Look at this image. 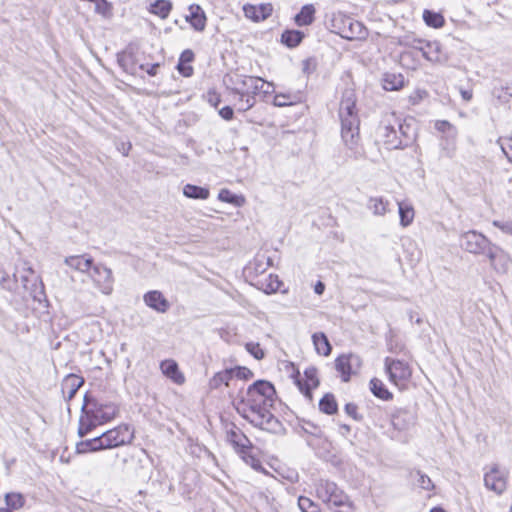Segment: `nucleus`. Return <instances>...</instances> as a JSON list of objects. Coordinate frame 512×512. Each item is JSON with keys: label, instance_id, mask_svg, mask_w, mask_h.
Returning <instances> with one entry per match:
<instances>
[{"label": "nucleus", "instance_id": "nucleus-1", "mask_svg": "<svg viewBox=\"0 0 512 512\" xmlns=\"http://www.w3.org/2000/svg\"><path fill=\"white\" fill-rule=\"evenodd\" d=\"M275 397L276 390L269 381L257 380L245 392H239L232 404L237 413L253 426L277 432L281 423L270 411Z\"/></svg>", "mask_w": 512, "mask_h": 512}, {"label": "nucleus", "instance_id": "nucleus-2", "mask_svg": "<svg viewBox=\"0 0 512 512\" xmlns=\"http://www.w3.org/2000/svg\"><path fill=\"white\" fill-rule=\"evenodd\" d=\"M376 137L387 149H404L416 139L414 119H401L395 112L385 113L377 127Z\"/></svg>", "mask_w": 512, "mask_h": 512}, {"label": "nucleus", "instance_id": "nucleus-3", "mask_svg": "<svg viewBox=\"0 0 512 512\" xmlns=\"http://www.w3.org/2000/svg\"><path fill=\"white\" fill-rule=\"evenodd\" d=\"M233 86L228 88L230 93L237 96V110L246 112L256 104V96L260 93L267 95L272 92L273 84L264 81L255 76H237L233 81Z\"/></svg>", "mask_w": 512, "mask_h": 512}, {"label": "nucleus", "instance_id": "nucleus-4", "mask_svg": "<svg viewBox=\"0 0 512 512\" xmlns=\"http://www.w3.org/2000/svg\"><path fill=\"white\" fill-rule=\"evenodd\" d=\"M357 97L353 89H345L339 105L341 137L349 149H354L359 139L360 119L356 108Z\"/></svg>", "mask_w": 512, "mask_h": 512}, {"label": "nucleus", "instance_id": "nucleus-5", "mask_svg": "<svg viewBox=\"0 0 512 512\" xmlns=\"http://www.w3.org/2000/svg\"><path fill=\"white\" fill-rule=\"evenodd\" d=\"M434 128L441 133L439 139L441 155L452 158L457 150L458 129L447 120H436Z\"/></svg>", "mask_w": 512, "mask_h": 512}, {"label": "nucleus", "instance_id": "nucleus-6", "mask_svg": "<svg viewBox=\"0 0 512 512\" xmlns=\"http://www.w3.org/2000/svg\"><path fill=\"white\" fill-rule=\"evenodd\" d=\"M460 247L474 255H485L492 242L482 233L476 230H469L460 235Z\"/></svg>", "mask_w": 512, "mask_h": 512}, {"label": "nucleus", "instance_id": "nucleus-7", "mask_svg": "<svg viewBox=\"0 0 512 512\" xmlns=\"http://www.w3.org/2000/svg\"><path fill=\"white\" fill-rule=\"evenodd\" d=\"M133 432L127 425H119L99 436L103 449H112L132 442Z\"/></svg>", "mask_w": 512, "mask_h": 512}, {"label": "nucleus", "instance_id": "nucleus-8", "mask_svg": "<svg viewBox=\"0 0 512 512\" xmlns=\"http://www.w3.org/2000/svg\"><path fill=\"white\" fill-rule=\"evenodd\" d=\"M89 410L95 416L101 424H104L112 420L117 414V407L112 403H100L92 396L86 394L84 396V403L81 408V412Z\"/></svg>", "mask_w": 512, "mask_h": 512}, {"label": "nucleus", "instance_id": "nucleus-9", "mask_svg": "<svg viewBox=\"0 0 512 512\" xmlns=\"http://www.w3.org/2000/svg\"><path fill=\"white\" fill-rule=\"evenodd\" d=\"M339 23L338 34L347 40H362L367 37V29L364 25L348 16H340L334 20Z\"/></svg>", "mask_w": 512, "mask_h": 512}, {"label": "nucleus", "instance_id": "nucleus-10", "mask_svg": "<svg viewBox=\"0 0 512 512\" xmlns=\"http://www.w3.org/2000/svg\"><path fill=\"white\" fill-rule=\"evenodd\" d=\"M384 367L390 382L397 386L401 382L407 381L412 375L409 364L403 360L386 357Z\"/></svg>", "mask_w": 512, "mask_h": 512}, {"label": "nucleus", "instance_id": "nucleus-11", "mask_svg": "<svg viewBox=\"0 0 512 512\" xmlns=\"http://www.w3.org/2000/svg\"><path fill=\"white\" fill-rule=\"evenodd\" d=\"M508 473L493 464L484 474V485L488 490L501 495L507 488Z\"/></svg>", "mask_w": 512, "mask_h": 512}, {"label": "nucleus", "instance_id": "nucleus-12", "mask_svg": "<svg viewBox=\"0 0 512 512\" xmlns=\"http://www.w3.org/2000/svg\"><path fill=\"white\" fill-rule=\"evenodd\" d=\"M94 285L105 295L113 291L114 278L112 270L103 264H95L90 272Z\"/></svg>", "mask_w": 512, "mask_h": 512}, {"label": "nucleus", "instance_id": "nucleus-13", "mask_svg": "<svg viewBox=\"0 0 512 512\" xmlns=\"http://www.w3.org/2000/svg\"><path fill=\"white\" fill-rule=\"evenodd\" d=\"M361 366V359L355 354H342L335 359V368L343 382H348L352 373Z\"/></svg>", "mask_w": 512, "mask_h": 512}, {"label": "nucleus", "instance_id": "nucleus-14", "mask_svg": "<svg viewBox=\"0 0 512 512\" xmlns=\"http://www.w3.org/2000/svg\"><path fill=\"white\" fill-rule=\"evenodd\" d=\"M318 371L315 367H308L304 371V377L300 376V373H297V377L295 378V384L301 391V393L309 400L312 401V389L318 387L319 379H318Z\"/></svg>", "mask_w": 512, "mask_h": 512}, {"label": "nucleus", "instance_id": "nucleus-15", "mask_svg": "<svg viewBox=\"0 0 512 512\" xmlns=\"http://www.w3.org/2000/svg\"><path fill=\"white\" fill-rule=\"evenodd\" d=\"M491 267L498 273H506L511 262L509 254L498 245L492 243L485 253Z\"/></svg>", "mask_w": 512, "mask_h": 512}, {"label": "nucleus", "instance_id": "nucleus-16", "mask_svg": "<svg viewBox=\"0 0 512 512\" xmlns=\"http://www.w3.org/2000/svg\"><path fill=\"white\" fill-rule=\"evenodd\" d=\"M226 439L238 454H245L252 448V443L249 438L236 426H233L230 430L227 431Z\"/></svg>", "mask_w": 512, "mask_h": 512}, {"label": "nucleus", "instance_id": "nucleus-17", "mask_svg": "<svg viewBox=\"0 0 512 512\" xmlns=\"http://www.w3.org/2000/svg\"><path fill=\"white\" fill-rule=\"evenodd\" d=\"M419 51L430 62L444 63L447 61V55L443 52L442 46L438 41L423 40Z\"/></svg>", "mask_w": 512, "mask_h": 512}, {"label": "nucleus", "instance_id": "nucleus-18", "mask_svg": "<svg viewBox=\"0 0 512 512\" xmlns=\"http://www.w3.org/2000/svg\"><path fill=\"white\" fill-rule=\"evenodd\" d=\"M143 301L149 308L158 313H165L170 307L169 301L158 290H151L145 293Z\"/></svg>", "mask_w": 512, "mask_h": 512}, {"label": "nucleus", "instance_id": "nucleus-19", "mask_svg": "<svg viewBox=\"0 0 512 512\" xmlns=\"http://www.w3.org/2000/svg\"><path fill=\"white\" fill-rule=\"evenodd\" d=\"M415 417L412 412L406 409H399L392 415V426L398 431L408 430L414 425Z\"/></svg>", "mask_w": 512, "mask_h": 512}, {"label": "nucleus", "instance_id": "nucleus-20", "mask_svg": "<svg viewBox=\"0 0 512 512\" xmlns=\"http://www.w3.org/2000/svg\"><path fill=\"white\" fill-rule=\"evenodd\" d=\"M64 262L70 268L82 273L91 271L95 265L93 258L87 254L66 257Z\"/></svg>", "mask_w": 512, "mask_h": 512}, {"label": "nucleus", "instance_id": "nucleus-21", "mask_svg": "<svg viewBox=\"0 0 512 512\" xmlns=\"http://www.w3.org/2000/svg\"><path fill=\"white\" fill-rule=\"evenodd\" d=\"M160 369L162 373L175 384L182 385L185 382V377L183 373L179 370V366L175 360H163L160 363Z\"/></svg>", "mask_w": 512, "mask_h": 512}, {"label": "nucleus", "instance_id": "nucleus-22", "mask_svg": "<svg viewBox=\"0 0 512 512\" xmlns=\"http://www.w3.org/2000/svg\"><path fill=\"white\" fill-rule=\"evenodd\" d=\"M99 425L102 424L97 419V416H95L92 412L89 410L81 412L77 434L79 437L83 438Z\"/></svg>", "mask_w": 512, "mask_h": 512}, {"label": "nucleus", "instance_id": "nucleus-23", "mask_svg": "<svg viewBox=\"0 0 512 512\" xmlns=\"http://www.w3.org/2000/svg\"><path fill=\"white\" fill-rule=\"evenodd\" d=\"M83 383L84 379L82 377L75 374H69L63 379L62 392L64 395H67L68 400H71Z\"/></svg>", "mask_w": 512, "mask_h": 512}, {"label": "nucleus", "instance_id": "nucleus-24", "mask_svg": "<svg viewBox=\"0 0 512 512\" xmlns=\"http://www.w3.org/2000/svg\"><path fill=\"white\" fill-rule=\"evenodd\" d=\"M190 15L186 18L197 31H203L206 26V16L199 5L192 4L189 7Z\"/></svg>", "mask_w": 512, "mask_h": 512}, {"label": "nucleus", "instance_id": "nucleus-25", "mask_svg": "<svg viewBox=\"0 0 512 512\" xmlns=\"http://www.w3.org/2000/svg\"><path fill=\"white\" fill-rule=\"evenodd\" d=\"M390 202L382 196L369 197L367 208L374 216H385L389 211Z\"/></svg>", "mask_w": 512, "mask_h": 512}, {"label": "nucleus", "instance_id": "nucleus-26", "mask_svg": "<svg viewBox=\"0 0 512 512\" xmlns=\"http://www.w3.org/2000/svg\"><path fill=\"white\" fill-rule=\"evenodd\" d=\"M243 10L247 18H250L258 22L261 20H265L271 14L272 8L270 7V5L255 6L247 4L243 7Z\"/></svg>", "mask_w": 512, "mask_h": 512}, {"label": "nucleus", "instance_id": "nucleus-27", "mask_svg": "<svg viewBox=\"0 0 512 512\" xmlns=\"http://www.w3.org/2000/svg\"><path fill=\"white\" fill-rule=\"evenodd\" d=\"M394 40L399 46L419 51L424 39L417 37L413 32H405L401 35L395 36Z\"/></svg>", "mask_w": 512, "mask_h": 512}, {"label": "nucleus", "instance_id": "nucleus-28", "mask_svg": "<svg viewBox=\"0 0 512 512\" xmlns=\"http://www.w3.org/2000/svg\"><path fill=\"white\" fill-rule=\"evenodd\" d=\"M398 212L400 218V225L402 227H408L413 223L415 211L413 206L409 202H398Z\"/></svg>", "mask_w": 512, "mask_h": 512}, {"label": "nucleus", "instance_id": "nucleus-29", "mask_svg": "<svg viewBox=\"0 0 512 512\" xmlns=\"http://www.w3.org/2000/svg\"><path fill=\"white\" fill-rule=\"evenodd\" d=\"M75 449L78 454H85L88 452H97L104 450L99 439V436L92 439L81 440L77 442Z\"/></svg>", "mask_w": 512, "mask_h": 512}, {"label": "nucleus", "instance_id": "nucleus-30", "mask_svg": "<svg viewBox=\"0 0 512 512\" xmlns=\"http://www.w3.org/2000/svg\"><path fill=\"white\" fill-rule=\"evenodd\" d=\"M337 488L338 486L334 482L320 480L316 487L317 496L326 503L328 500H331V496L337 492Z\"/></svg>", "mask_w": 512, "mask_h": 512}, {"label": "nucleus", "instance_id": "nucleus-31", "mask_svg": "<svg viewBox=\"0 0 512 512\" xmlns=\"http://www.w3.org/2000/svg\"><path fill=\"white\" fill-rule=\"evenodd\" d=\"M312 341L318 354L323 356L330 355L332 347L327 336L323 332L314 333L312 335Z\"/></svg>", "mask_w": 512, "mask_h": 512}, {"label": "nucleus", "instance_id": "nucleus-32", "mask_svg": "<svg viewBox=\"0 0 512 512\" xmlns=\"http://www.w3.org/2000/svg\"><path fill=\"white\" fill-rule=\"evenodd\" d=\"M370 390L375 397L383 401H389L393 398V394L386 388L384 383L378 378H372L370 380Z\"/></svg>", "mask_w": 512, "mask_h": 512}, {"label": "nucleus", "instance_id": "nucleus-33", "mask_svg": "<svg viewBox=\"0 0 512 512\" xmlns=\"http://www.w3.org/2000/svg\"><path fill=\"white\" fill-rule=\"evenodd\" d=\"M183 194L187 198L196 200H206L210 195V191L206 187H201L193 184H186L183 187Z\"/></svg>", "mask_w": 512, "mask_h": 512}, {"label": "nucleus", "instance_id": "nucleus-34", "mask_svg": "<svg viewBox=\"0 0 512 512\" xmlns=\"http://www.w3.org/2000/svg\"><path fill=\"white\" fill-rule=\"evenodd\" d=\"M234 377L233 369H225L216 373L209 381V386L211 389H218L222 384L228 386L229 382Z\"/></svg>", "mask_w": 512, "mask_h": 512}, {"label": "nucleus", "instance_id": "nucleus-35", "mask_svg": "<svg viewBox=\"0 0 512 512\" xmlns=\"http://www.w3.org/2000/svg\"><path fill=\"white\" fill-rule=\"evenodd\" d=\"M315 8L311 4L304 5L295 16V23L298 26H307L314 21Z\"/></svg>", "mask_w": 512, "mask_h": 512}, {"label": "nucleus", "instance_id": "nucleus-36", "mask_svg": "<svg viewBox=\"0 0 512 512\" xmlns=\"http://www.w3.org/2000/svg\"><path fill=\"white\" fill-rule=\"evenodd\" d=\"M304 38V33L299 30H285L281 35V41L289 48L298 46Z\"/></svg>", "mask_w": 512, "mask_h": 512}, {"label": "nucleus", "instance_id": "nucleus-37", "mask_svg": "<svg viewBox=\"0 0 512 512\" xmlns=\"http://www.w3.org/2000/svg\"><path fill=\"white\" fill-rule=\"evenodd\" d=\"M404 85V77L401 74L387 73L383 79V88L387 91L399 90Z\"/></svg>", "mask_w": 512, "mask_h": 512}, {"label": "nucleus", "instance_id": "nucleus-38", "mask_svg": "<svg viewBox=\"0 0 512 512\" xmlns=\"http://www.w3.org/2000/svg\"><path fill=\"white\" fill-rule=\"evenodd\" d=\"M270 265V258H266L265 256H258L254 259L252 263L246 268V271L249 275H261L263 274L267 267Z\"/></svg>", "mask_w": 512, "mask_h": 512}, {"label": "nucleus", "instance_id": "nucleus-39", "mask_svg": "<svg viewBox=\"0 0 512 512\" xmlns=\"http://www.w3.org/2000/svg\"><path fill=\"white\" fill-rule=\"evenodd\" d=\"M319 409L327 415H333L338 410L335 396L331 393L325 394L319 401Z\"/></svg>", "mask_w": 512, "mask_h": 512}, {"label": "nucleus", "instance_id": "nucleus-40", "mask_svg": "<svg viewBox=\"0 0 512 512\" xmlns=\"http://www.w3.org/2000/svg\"><path fill=\"white\" fill-rule=\"evenodd\" d=\"M172 10V3L169 0H156L150 6V12L165 19Z\"/></svg>", "mask_w": 512, "mask_h": 512}, {"label": "nucleus", "instance_id": "nucleus-41", "mask_svg": "<svg viewBox=\"0 0 512 512\" xmlns=\"http://www.w3.org/2000/svg\"><path fill=\"white\" fill-rule=\"evenodd\" d=\"M410 478L414 480L415 484L420 488L431 491L434 489V484L430 477L420 470H413L410 472Z\"/></svg>", "mask_w": 512, "mask_h": 512}, {"label": "nucleus", "instance_id": "nucleus-42", "mask_svg": "<svg viewBox=\"0 0 512 512\" xmlns=\"http://www.w3.org/2000/svg\"><path fill=\"white\" fill-rule=\"evenodd\" d=\"M259 288L265 293L270 294L278 291L281 286V281L277 275L269 274L264 281H259Z\"/></svg>", "mask_w": 512, "mask_h": 512}, {"label": "nucleus", "instance_id": "nucleus-43", "mask_svg": "<svg viewBox=\"0 0 512 512\" xmlns=\"http://www.w3.org/2000/svg\"><path fill=\"white\" fill-rule=\"evenodd\" d=\"M423 20L426 23V25L433 28H440L445 24V20L442 14L434 12L432 10H424Z\"/></svg>", "mask_w": 512, "mask_h": 512}, {"label": "nucleus", "instance_id": "nucleus-44", "mask_svg": "<svg viewBox=\"0 0 512 512\" xmlns=\"http://www.w3.org/2000/svg\"><path fill=\"white\" fill-rule=\"evenodd\" d=\"M117 62L126 72H134V55L131 52H121L117 54Z\"/></svg>", "mask_w": 512, "mask_h": 512}, {"label": "nucleus", "instance_id": "nucleus-45", "mask_svg": "<svg viewBox=\"0 0 512 512\" xmlns=\"http://www.w3.org/2000/svg\"><path fill=\"white\" fill-rule=\"evenodd\" d=\"M218 199L225 203H230L235 206H241L244 203V198L232 193L228 189L220 190L218 194Z\"/></svg>", "mask_w": 512, "mask_h": 512}, {"label": "nucleus", "instance_id": "nucleus-46", "mask_svg": "<svg viewBox=\"0 0 512 512\" xmlns=\"http://www.w3.org/2000/svg\"><path fill=\"white\" fill-rule=\"evenodd\" d=\"M5 503L11 509H20L25 504V498L20 493H7L5 495Z\"/></svg>", "mask_w": 512, "mask_h": 512}, {"label": "nucleus", "instance_id": "nucleus-47", "mask_svg": "<svg viewBox=\"0 0 512 512\" xmlns=\"http://www.w3.org/2000/svg\"><path fill=\"white\" fill-rule=\"evenodd\" d=\"M298 506L302 512H319L318 505L305 496L298 498Z\"/></svg>", "mask_w": 512, "mask_h": 512}, {"label": "nucleus", "instance_id": "nucleus-48", "mask_svg": "<svg viewBox=\"0 0 512 512\" xmlns=\"http://www.w3.org/2000/svg\"><path fill=\"white\" fill-rule=\"evenodd\" d=\"M497 144H499L502 152L512 164V137H500L497 140Z\"/></svg>", "mask_w": 512, "mask_h": 512}, {"label": "nucleus", "instance_id": "nucleus-49", "mask_svg": "<svg viewBox=\"0 0 512 512\" xmlns=\"http://www.w3.org/2000/svg\"><path fill=\"white\" fill-rule=\"evenodd\" d=\"M95 12L104 16L111 17L112 16V4L107 0H101L95 2Z\"/></svg>", "mask_w": 512, "mask_h": 512}, {"label": "nucleus", "instance_id": "nucleus-50", "mask_svg": "<svg viewBox=\"0 0 512 512\" xmlns=\"http://www.w3.org/2000/svg\"><path fill=\"white\" fill-rule=\"evenodd\" d=\"M246 350L257 360H261L264 358L265 353L263 349L260 347L259 343L249 342L245 345Z\"/></svg>", "mask_w": 512, "mask_h": 512}, {"label": "nucleus", "instance_id": "nucleus-51", "mask_svg": "<svg viewBox=\"0 0 512 512\" xmlns=\"http://www.w3.org/2000/svg\"><path fill=\"white\" fill-rule=\"evenodd\" d=\"M241 458L245 461L246 464L250 465L254 470H262V465L259 459L251 454V450L249 452L240 453Z\"/></svg>", "mask_w": 512, "mask_h": 512}, {"label": "nucleus", "instance_id": "nucleus-52", "mask_svg": "<svg viewBox=\"0 0 512 512\" xmlns=\"http://www.w3.org/2000/svg\"><path fill=\"white\" fill-rule=\"evenodd\" d=\"M345 413L357 422L363 420V415L358 412V406L355 403H347L344 407Z\"/></svg>", "mask_w": 512, "mask_h": 512}, {"label": "nucleus", "instance_id": "nucleus-53", "mask_svg": "<svg viewBox=\"0 0 512 512\" xmlns=\"http://www.w3.org/2000/svg\"><path fill=\"white\" fill-rule=\"evenodd\" d=\"M348 500L347 495L344 494L342 490L337 488V492L331 496V500H328L326 503L332 504L334 506H342Z\"/></svg>", "mask_w": 512, "mask_h": 512}, {"label": "nucleus", "instance_id": "nucleus-54", "mask_svg": "<svg viewBox=\"0 0 512 512\" xmlns=\"http://www.w3.org/2000/svg\"><path fill=\"white\" fill-rule=\"evenodd\" d=\"M292 103L291 96L288 94H276L273 99V105L276 107H286Z\"/></svg>", "mask_w": 512, "mask_h": 512}, {"label": "nucleus", "instance_id": "nucleus-55", "mask_svg": "<svg viewBox=\"0 0 512 512\" xmlns=\"http://www.w3.org/2000/svg\"><path fill=\"white\" fill-rule=\"evenodd\" d=\"M492 225L494 227L500 229L503 233L512 236V220H509V221L493 220Z\"/></svg>", "mask_w": 512, "mask_h": 512}, {"label": "nucleus", "instance_id": "nucleus-56", "mask_svg": "<svg viewBox=\"0 0 512 512\" xmlns=\"http://www.w3.org/2000/svg\"><path fill=\"white\" fill-rule=\"evenodd\" d=\"M232 369L234 370V377H237L239 379L247 380L253 377V372L247 367L238 366Z\"/></svg>", "mask_w": 512, "mask_h": 512}, {"label": "nucleus", "instance_id": "nucleus-57", "mask_svg": "<svg viewBox=\"0 0 512 512\" xmlns=\"http://www.w3.org/2000/svg\"><path fill=\"white\" fill-rule=\"evenodd\" d=\"M316 69V61L313 58L305 59L302 62V70L306 74L312 73Z\"/></svg>", "mask_w": 512, "mask_h": 512}, {"label": "nucleus", "instance_id": "nucleus-58", "mask_svg": "<svg viewBox=\"0 0 512 512\" xmlns=\"http://www.w3.org/2000/svg\"><path fill=\"white\" fill-rule=\"evenodd\" d=\"M177 70L184 77H190L193 74V68L189 64L178 62Z\"/></svg>", "mask_w": 512, "mask_h": 512}, {"label": "nucleus", "instance_id": "nucleus-59", "mask_svg": "<svg viewBox=\"0 0 512 512\" xmlns=\"http://www.w3.org/2000/svg\"><path fill=\"white\" fill-rule=\"evenodd\" d=\"M0 284L3 288L7 290L13 289V281L10 280L9 275L5 274L4 272L0 271Z\"/></svg>", "mask_w": 512, "mask_h": 512}, {"label": "nucleus", "instance_id": "nucleus-60", "mask_svg": "<svg viewBox=\"0 0 512 512\" xmlns=\"http://www.w3.org/2000/svg\"><path fill=\"white\" fill-rule=\"evenodd\" d=\"M194 60V53L190 49L184 50L179 58V62L189 64Z\"/></svg>", "mask_w": 512, "mask_h": 512}, {"label": "nucleus", "instance_id": "nucleus-61", "mask_svg": "<svg viewBox=\"0 0 512 512\" xmlns=\"http://www.w3.org/2000/svg\"><path fill=\"white\" fill-rule=\"evenodd\" d=\"M159 67H160L159 63H154L151 65H145V64L140 65V69L145 70L149 76H155L158 72Z\"/></svg>", "mask_w": 512, "mask_h": 512}, {"label": "nucleus", "instance_id": "nucleus-62", "mask_svg": "<svg viewBox=\"0 0 512 512\" xmlns=\"http://www.w3.org/2000/svg\"><path fill=\"white\" fill-rule=\"evenodd\" d=\"M219 115L224 119V120H232L233 119V116H234V111L233 109L230 107V106H224L223 108H221L219 110Z\"/></svg>", "mask_w": 512, "mask_h": 512}, {"label": "nucleus", "instance_id": "nucleus-63", "mask_svg": "<svg viewBox=\"0 0 512 512\" xmlns=\"http://www.w3.org/2000/svg\"><path fill=\"white\" fill-rule=\"evenodd\" d=\"M220 96L213 92V93H209V103L214 106V107H217V105L220 103Z\"/></svg>", "mask_w": 512, "mask_h": 512}, {"label": "nucleus", "instance_id": "nucleus-64", "mask_svg": "<svg viewBox=\"0 0 512 512\" xmlns=\"http://www.w3.org/2000/svg\"><path fill=\"white\" fill-rule=\"evenodd\" d=\"M325 290V285L323 282L321 281H318L316 283V285L314 286V292L317 294V295H322L323 292Z\"/></svg>", "mask_w": 512, "mask_h": 512}]
</instances>
